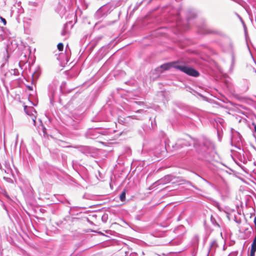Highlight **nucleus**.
<instances>
[{
    "instance_id": "f257e3e1",
    "label": "nucleus",
    "mask_w": 256,
    "mask_h": 256,
    "mask_svg": "<svg viewBox=\"0 0 256 256\" xmlns=\"http://www.w3.org/2000/svg\"><path fill=\"white\" fill-rule=\"evenodd\" d=\"M194 146L199 154L198 158L200 159H208L214 152V146L211 142L208 140H206L200 145L194 144Z\"/></svg>"
},
{
    "instance_id": "f03ea898",
    "label": "nucleus",
    "mask_w": 256,
    "mask_h": 256,
    "mask_svg": "<svg viewBox=\"0 0 256 256\" xmlns=\"http://www.w3.org/2000/svg\"><path fill=\"white\" fill-rule=\"evenodd\" d=\"M176 69L180 70L188 76L197 77L199 76V72L194 68L186 66L184 65L178 64V66H176Z\"/></svg>"
},
{
    "instance_id": "7ed1b4c3",
    "label": "nucleus",
    "mask_w": 256,
    "mask_h": 256,
    "mask_svg": "<svg viewBox=\"0 0 256 256\" xmlns=\"http://www.w3.org/2000/svg\"><path fill=\"white\" fill-rule=\"evenodd\" d=\"M178 65V62L166 63L162 64L160 68H158L156 70L162 72L164 70H169L171 68H174L176 69V66Z\"/></svg>"
},
{
    "instance_id": "20e7f679",
    "label": "nucleus",
    "mask_w": 256,
    "mask_h": 256,
    "mask_svg": "<svg viewBox=\"0 0 256 256\" xmlns=\"http://www.w3.org/2000/svg\"><path fill=\"white\" fill-rule=\"evenodd\" d=\"M24 110L26 112V113L30 116L31 119L33 121L34 124V126H36V116L35 114H36V112L35 110L32 107H30L28 108H25Z\"/></svg>"
},
{
    "instance_id": "39448f33",
    "label": "nucleus",
    "mask_w": 256,
    "mask_h": 256,
    "mask_svg": "<svg viewBox=\"0 0 256 256\" xmlns=\"http://www.w3.org/2000/svg\"><path fill=\"white\" fill-rule=\"evenodd\" d=\"M190 142L186 140L180 139L178 140V141L176 143L175 148H176L178 149L180 148H183L184 146H189L190 145Z\"/></svg>"
},
{
    "instance_id": "423d86ee",
    "label": "nucleus",
    "mask_w": 256,
    "mask_h": 256,
    "mask_svg": "<svg viewBox=\"0 0 256 256\" xmlns=\"http://www.w3.org/2000/svg\"><path fill=\"white\" fill-rule=\"evenodd\" d=\"M172 176L167 175L162 178L158 180L156 183L158 184H164L168 183L172 180Z\"/></svg>"
},
{
    "instance_id": "0eeeda50",
    "label": "nucleus",
    "mask_w": 256,
    "mask_h": 256,
    "mask_svg": "<svg viewBox=\"0 0 256 256\" xmlns=\"http://www.w3.org/2000/svg\"><path fill=\"white\" fill-rule=\"evenodd\" d=\"M4 172L8 174H10L12 172V169L10 168V166H8L6 163L5 164V168L4 169Z\"/></svg>"
},
{
    "instance_id": "6e6552de",
    "label": "nucleus",
    "mask_w": 256,
    "mask_h": 256,
    "mask_svg": "<svg viewBox=\"0 0 256 256\" xmlns=\"http://www.w3.org/2000/svg\"><path fill=\"white\" fill-rule=\"evenodd\" d=\"M120 198L122 202H124L126 200V192H122L120 196Z\"/></svg>"
},
{
    "instance_id": "1a4fd4ad",
    "label": "nucleus",
    "mask_w": 256,
    "mask_h": 256,
    "mask_svg": "<svg viewBox=\"0 0 256 256\" xmlns=\"http://www.w3.org/2000/svg\"><path fill=\"white\" fill-rule=\"evenodd\" d=\"M58 48L60 51H62L64 48V45L62 43H59L57 46Z\"/></svg>"
},
{
    "instance_id": "9d476101",
    "label": "nucleus",
    "mask_w": 256,
    "mask_h": 256,
    "mask_svg": "<svg viewBox=\"0 0 256 256\" xmlns=\"http://www.w3.org/2000/svg\"><path fill=\"white\" fill-rule=\"evenodd\" d=\"M66 25L64 26V28L62 30V32H61V34H62V36H65L67 34V32L66 30Z\"/></svg>"
},
{
    "instance_id": "9b49d317",
    "label": "nucleus",
    "mask_w": 256,
    "mask_h": 256,
    "mask_svg": "<svg viewBox=\"0 0 256 256\" xmlns=\"http://www.w3.org/2000/svg\"><path fill=\"white\" fill-rule=\"evenodd\" d=\"M250 252H256V246H252V245Z\"/></svg>"
},
{
    "instance_id": "f8f14e48",
    "label": "nucleus",
    "mask_w": 256,
    "mask_h": 256,
    "mask_svg": "<svg viewBox=\"0 0 256 256\" xmlns=\"http://www.w3.org/2000/svg\"><path fill=\"white\" fill-rule=\"evenodd\" d=\"M216 241H212L210 244V248L216 245Z\"/></svg>"
},
{
    "instance_id": "ddd939ff",
    "label": "nucleus",
    "mask_w": 256,
    "mask_h": 256,
    "mask_svg": "<svg viewBox=\"0 0 256 256\" xmlns=\"http://www.w3.org/2000/svg\"><path fill=\"white\" fill-rule=\"evenodd\" d=\"M252 246H256V236H255L254 240H253V242H252Z\"/></svg>"
},
{
    "instance_id": "4468645a",
    "label": "nucleus",
    "mask_w": 256,
    "mask_h": 256,
    "mask_svg": "<svg viewBox=\"0 0 256 256\" xmlns=\"http://www.w3.org/2000/svg\"><path fill=\"white\" fill-rule=\"evenodd\" d=\"M14 71V74L15 76H17L18 74V70H16V69H14L13 70Z\"/></svg>"
},
{
    "instance_id": "2eb2a0df",
    "label": "nucleus",
    "mask_w": 256,
    "mask_h": 256,
    "mask_svg": "<svg viewBox=\"0 0 256 256\" xmlns=\"http://www.w3.org/2000/svg\"><path fill=\"white\" fill-rule=\"evenodd\" d=\"M0 18H1L2 22L4 23V25H6V20L4 18H2V17H0Z\"/></svg>"
},
{
    "instance_id": "dca6fc26",
    "label": "nucleus",
    "mask_w": 256,
    "mask_h": 256,
    "mask_svg": "<svg viewBox=\"0 0 256 256\" xmlns=\"http://www.w3.org/2000/svg\"><path fill=\"white\" fill-rule=\"evenodd\" d=\"M255 253L256 252H250V256H254Z\"/></svg>"
},
{
    "instance_id": "f3484780",
    "label": "nucleus",
    "mask_w": 256,
    "mask_h": 256,
    "mask_svg": "<svg viewBox=\"0 0 256 256\" xmlns=\"http://www.w3.org/2000/svg\"><path fill=\"white\" fill-rule=\"evenodd\" d=\"M254 225L256 227V217L254 218Z\"/></svg>"
},
{
    "instance_id": "a211bd4d",
    "label": "nucleus",
    "mask_w": 256,
    "mask_h": 256,
    "mask_svg": "<svg viewBox=\"0 0 256 256\" xmlns=\"http://www.w3.org/2000/svg\"><path fill=\"white\" fill-rule=\"evenodd\" d=\"M28 88L30 90H32V86H28Z\"/></svg>"
},
{
    "instance_id": "6ab92c4d",
    "label": "nucleus",
    "mask_w": 256,
    "mask_h": 256,
    "mask_svg": "<svg viewBox=\"0 0 256 256\" xmlns=\"http://www.w3.org/2000/svg\"><path fill=\"white\" fill-rule=\"evenodd\" d=\"M142 111H143L142 110H138V112H142Z\"/></svg>"
}]
</instances>
